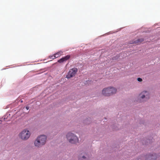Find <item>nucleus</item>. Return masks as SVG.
Segmentation results:
<instances>
[{
    "label": "nucleus",
    "instance_id": "obj_7",
    "mask_svg": "<svg viewBox=\"0 0 160 160\" xmlns=\"http://www.w3.org/2000/svg\"><path fill=\"white\" fill-rule=\"evenodd\" d=\"M79 160H89V157L86 153H82L79 155Z\"/></svg>",
    "mask_w": 160,
    "mask_h": 160
},
{
    "label": "nucleus",
    "instance_id": "obj_15",
    "mask_svg": "<svg viewBox=\"0 0 160 160\" xmlns=\"http://www.w3.org/2000/svg\"><path fill=\"white\" fill-rule=\"evenodd\" d=\"M54 55L51 56V58L52 59V58H54Z\"/></svg>",
    "mask_w": 160,
    "mask_h": 160
},
{
    "label": "nucleus",
    "instance_id": "obj_12",
    "mask_svg": "<svg viewBox=\"0 0 160 160\" xmlns=\"http://www.w3.org/2000/svg\"><path fill=\"white\" fill-rule=\"evenodd\" d=\"M62 53V52H59L56 53L54 55V58H52V59H53L60 56L61 55Z\"/></svg>",
    "mask_w": 160,
    "mask_h": 160
},
{
    "label": "nucleus",
    "instance_id": "obj_10",
    "mask_svg": "<svg viewBox=\"0 0 160 160\" xmlns=\"http://www.w3.org/2000/svg\"><path fill=\"white\" fill-rule=\"evenodd\" d=\"M34 145L35 146L37 147H40L42 145H44V144L41 142L37 138L34 141Z\"/></svg>",
    "mask_w": 160,
    "mask_h": 160
},
{
    "label": "nucleus",
    "instance_id": "obj_13",
    "mask_svg": "<svg viewBox=\"0 0 160 160\" xmlns=\"http://www.w3.org/2000/svg\"><path fill=\"white\" fill-rule=\"evenodd\" d=\"M137 80L138 81L141 82L142 81V79L141 78H138L137 79Z\"/></svg>",
    "mask_w": 160,
    "mask_h": 160
},
{
    "label": "nucleus",
    "instance_id": "obj_16",
    "mask_svg": "<svg viewBox=\"0 0 160 160\" xmlns=\"http://www.w3.org/2000/svg\"><path fill=\"white\" fill-rule=\"evenodd\" d=\"M138 160H141V159H140V158H139V159H138Z\"/></svg>",
    "mask_w": 160,
    "mask_h": 160
},
{
    "label": "nucleus",
    "instance_id": "obj_11",
    "mask_svg": "<svg viewBox=\"0 0 160 160\" xmlns=\"http://www.w3.org/2000/svg\"><path fill=\"white\" fill-rule=\"evenodd\" d=\"M70 56L69 55H68L58 60V62L59 63L63 62L68 60L70 58Z\"/></svg>",
    "mask_w": 160,
    "mask_h": 160
},
{
    "label": "nucleus",
    "instance_id": "obj_14",
    "mask_svg": "<svg viewBox=\"0 0 160 160\" xmlns=\"http://www.w3.org/2000/svg\"><path fill=\"white\" fill-rule=\"evenodd\" d=\"M26 109L27 110H28V109H29V107H28L27 106V107H26Z\"/></svg>",
    "mask_w": 160,
    "mask_h": 160
},
{
    "label": "nucleus",
    "instance_id": "obj_4",
    "mask_svg": "<svg viewBox=\"0 0 160 160\" xmlns=\"http://www.w3.org/2000/svg\"><path fill=\"white\" fill-rule=\"evenodd\" d=\"M78 69L76 68H74L71 69L66 75V78H70L72 77L75 75Z\"/></svg>",
    "mask_w": 160,
    "mask_h": 160
},
{
    "label": "nucleus",
    "instance_id": "obj_5",
    "mask_svg": "<svg viewBox=\"0 0 160 160\" xmlns=\"http://www.w3.org/2000/svg\"><path fill=\"white\" fill-rule=\"evenodd\" d=\"M139 96L142 99L144 98V101H146L149 99V94L148 92L147 91H144L140 94Z\"/></svg>",
    "mask_w": 160,
    "mask_h": 160
},
{
    "label": "nucleus",
    "instance_id": "obj_1",
    "mask_svg": "<svg viewBox=\"0 0 160 160\" xmlns=\"http://www.w3.org/2000/svg\"><path fill=\"white\" fill-rule=\"evenodd\" d=\"M116 89L112 87H109L104 88L102 91V94L106 96H109L115 93Z\"/></svg>",
    "mask_w": 160,
    "mask_h": 160
},
{
    "label": "nucleus",
    "instance_id": "obj_9",
    "mask_svg": "<svg viewBox=\"0 0 160 160\" xmlns=\"http://www.w3.org/2000/svg\"><path fill=\"white\" fill-rule=\"evenodd\" d=\"M144 41V39L143 38L138 39H134L133 40L130 41V44H139Z\"/></svg>",
    "mask_w": 160,
    "mask_h": 160
},
{
    "label": "nucleus",
    "instance_id": "obj_2",
    "mask_svg": "<svg viewBox=\"0 0 160 160\" xmlns=\"http://www.w3.org/2000/svg\"><path fill=\"white\" fill-rule=\"evenodd\" d=\"M67 138L68 142L72 144H76L78 142L79 139L74 134L69 132L66 135Z\"/></svg>",
    "mask_w": 160,
    "mask_h": 160
},
{
    "label": "nucleus",
    "instance_id": "obj_3",
    "mask_svg": "<svg viewBox=\"0 0 160 160\" xmlns=\"http://www.w3.org/2000/svg\"><path fill=\"white\" fill-rule=\"evenodd\" d=\"M30 132L28 130L24 129L19 134V137L23 140H27L30 137Z\"/></svg>",
    "mask_w": 160,
    "mask_h": 160
},
{
    "label": "nucleus",
    "instance_id": "obj_6",
    "mask_svg": "<svg viewBox=\"0 0 160 160\" xmlns=\"http://www.w3.org/2000/svg\"><path fill=\"white\" fill-rule=\"evenodd\" d=\"M146 160H155L157 158L156 154L153 153L152 154L147 155L144 157Z\"/></svg>",
    "mask_w": 160,
    "mask_h": 160
},
{
    "label": "nucleus",
    "instance_id": "obj_8",
    "mask_svg": "<svg viewBox=\"0 0 160 160\" xmlns=\"http://www.w3.org/2000/svg\"><path fill=\"white\" fill-rule=\"evenodd\" d=\"M37 138L40 140L42 143L44 144H45L46 142L47 137L44 135H40Z\"/></svg>",
    "mask_w": 160,
    "mask_h": 160
}]
</instances>
